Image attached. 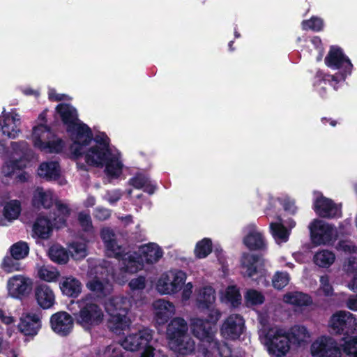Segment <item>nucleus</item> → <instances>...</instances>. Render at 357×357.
<instances>
[{"mask_svg": "<svg viewBox=\"0 0 357 357\" xmlns=\"http://www.w3.org/2000/svg\"><path fill=\"white\" fill-rule=\"evenodd\" d=\"M139 254L144 263L153 264L159 261L163 252L157 244L149 243L139 248Z\"/></svg>", "mask_w": 357, "mask_h": 357, "instance_id": "obj_29", "label": "nucleus"}, {"mask_svg": "<svg viewBox=\"0 0 357 357\" xmlns=\"http://www.w3.org/2000/svg\"><path fill=\"white\" fill-rule=\"evenodd\" d=\"M109 318L107 322L108 329L116 335L124 334L131 324L128 314H116L108 313Z\"/></svg>", "mask_w": 357, "mask_h": 357, "instance_id": "obj_27", "label": "nucleus"}, {"mask_svg": "<svg viewBox=\"0 0 357 357\" xmlns=\"http://www.w3.org/2000/svg\"><path fill=\"white\" fill-rule=\"evenodd\" d=\"M282 206L285 211L289 212L292 215L296 213L297 208L294 201H291L289 199H286L283 201Z\"/></svg>", "mask_w": 357, "mask_h": 357, "instance_id": "obj_64", "label": "nucleus"}, {"mask_svg": "<svg viewBox=\"0 0 357 357\" xmlns=\"http://www.w3.org/2000/svg\"><path fill=\"white\" fill-rule=\"evenodd\" d=\"M121 193L119 190L107 191L106 194L107 200L111 204H116L121 198Z\"/></svg>", "mask_w": 357, "mask_h": 357, "instance_id": "obj_63", "label": "nucleus"}, {"mask_svg": "<svg viewBox=\"0 0 357 357\" xmlns=\"http://www.w3.org/2000/svg\"><path fill=\"white\" fill-rule=\"evenodd\" d=\"M335 256L331 251L324 250L317 252L313 257L314 263L322 268L331 266L335 261Z\"/></svg>", "mask_w": 357, "mask_h": 357, "instance_id": "obj_41", "label": "nucleus"}, {"mask_svg": "<svg viewBox=\"0 0 357 357\" xmlns=\"http://www.w3.org/2000/svg\"><path fill=\"white\" fill-rule=\"evenodd\" d=\"M324 61L328 67L334 70H340L338 73H345L346 77L351 73L353 65L339 47L331 46Z\"/></svg>", "mask_w": 357, "mask_h": 357, "instance_id": "obj_10", "label": "nucleus"}, {"mask_svg": "<svg viewBox=\"0 0 357 357\" xmlns=\"http://www.w3.org/2000/svg\"><path fill=\"white\" fill-rule=\"evenodd\" d=\"M330 332L336 335L351 337L356 331V319L349 312L339 311L333 314L329 321Z\"/></svg>", "mask_w": 357, "mask_h": 357, "instance_id": "obj_8", "label": "nucleus"}, {"mask_svg": "<svg viewBox=\"0 0 357 357\" xmlns=\"http://www.w3.org/2000/svg\"><path fill=\"white\" fill-rule=\"evenodd\" d=\"M50 325L56 333L66 336L73 328V319L68 312L61 311L51 316Z\"/></svg>", "mask_w": 357, "mask_h": 357, "instance_id": "obj_18", "label": "nucleus"}, {"mask_svg": "<svg viewBox=\"0 0 357 357\" xmlns=\"http://www.w3.org/2000/svg\"><path fill=\"white\" fill-rule=\"evenodd\" d=\"M34 298L43 310L51 308L56 303L52 289L46 284H40L34 288Z\"/></svg>", "mask_w": 357, "mask_h": 357, "instance_id": "obj_21", "label": "nucleus"}, {"mask_svg": "<svg viewBox=\"0 0 357 357\" xmlns=\"http://www.w3.org/2000/svg\"><path fill=\"white\" fill-rule=\"evenodd\" d=\"M1 267L4 271L11 273L13 271H20V264L18 262V260L14 259L12 255L6 256L2 261Z\"/></svg>", "mask_w": 357, "mask_h": 357, "instance_id": "obj_54", "label": "nucleus"}, {"mask_svg": "<svg viewBox=\"0 0 357 357\" xmlns=\"http://www.w3.org/2000/svg\"><path fill=\"white\" fill-rule=\"evenodd\" d=\"M53 230L51 220L44 216L38 215L33 225V232L38 238L47 239Z\"/></svg>", "mask_w": 357, "mask_h": 357, "instance_id": "obj_30", "label": "nucleus"}, {"mask_svg": "<svg viewBox=\"0 0 357 357\" xmlns=\"http://www.w3.org/2000/svg\"><path fill=\"white\" fill-rule=\"evenodd\" d=\"M320 282L322 286V289L325 296H331L333 294V287L329 282V278L328 275H323L320 278Z\"/></svg>", "mask_w": 357, "mask_h": 357, "instance_id": "obj_60", "label": "nucleus"}, {"mask_svg": "<svg viewBox=\"0 0 357 357\" xmlns=\"http://www.w3.org/2000/svg\"><path fill=\"white\" fill-rule=\"evenodd\" d=\"M54 136L50 127L47 125L40 123L33 127L32 140L34 147L49 153H61L64 148V142L61 138L50 140Z\"/></svg>", "mask_w": 357, "mask_h": 357, "instance_id": "obj_3", "label": "nucleus"}, {"mask_svg": "<svg viewBox=\"0 0 357 357\" xmlns=\"http://www.w3.org/2000/svg\"><path fill=\"white\" fill-rule=\"evenodd\" d=\"M313 357H341V350L332 337L321 336L311 345Z\"/></svg>", "mask_w": 357, "mask_h": 357, "instance_id": "obj_12", "label": "nucleus"}, {"mask_svg": "<svg viewBox=\"0 0 357 357\" xmlns=\"http://www.w3.org/2000/svg\"><path fill=\"white\" fill-rule=\"evenodd\" d=\"M284 301L287 303L298 307H307L312 303V298L310 295L297 291L286 294Z\"/></svg>", "mask_w": 357, "mask_h": 357, "instance_id": "obj_32", "label": "nucleus"}, {"mask_svg": "<svg viewBox=\"0 0 357 357\" xmlns=\"http://www.w3.org/2000/svg\"><path fill=\"white\" fill-rule=\"evenodd\" d=\"M245 330V319L238 314L227 317L220 327L221 335L227 340H236Z\"/></svg>", "mask_w": 357, "mask_h": 357, "instance_id": "obj_11", "label": "nucleus"}, {"mask_svg": "<svg viewBox=\"0 0 357 357\" xmlns=\"http://www.w3.org/2000/svg\"><path fill=\"white\" fill-rule=\"evenodd\" d=\"M243 243L250 250H263L266 247L264 236L259 232H250L244 237Z\"/></svg>", "mask_w": 357, "mask_h": 357, "instance_id": "obj_36", "label": "nucleus"}, {"mask_svg": "<svg viewBox=\"0 0 357 357\" xmlns=\"http://www.w3.org/2000/svg\"><path fill=\"white\" fill-rule=\"evenodd\" d=\"M79 310L73 314L76 323L84 328L90 329L97 326L103 319V312L100 307L89 300L77 301Z\"/></svg>", "mask_w": 357, "mask_h": 357, "instance_id": "obj_4", "label": "nucleus"}, {"mask_svg": "<svg viewBox=\"0 0 357 357\" xmlns=\"http://www.w3.org/2000/svg\"><path fill=\"white\" fill-rule=\"evenodd\" d=\"M337 249L345 252L351 253L355 251V246L349 241L340 240L337 244Z\"/></svg>", "mask_w": 357, "mask_h": 357, "instance_id": "obj_61", "label": "nucleus"}, {"mask_svg": "<svg viewBox=\"0 0 357 357\" xmlns=\"http://www.w3.org/2000/svg\"><path fill=\"white\" fill-rule=\"evenodd\" d=\"M48 256L54 263L66 264L69 260L68 250L59 245H53L48 250Z\"/></svg>", "mask_w": 357, "mask_h": 357, "instance_id": "obj_37", "label": "nucleus"}, {"mask_svg": "<svg viewBox=\"0 0 357 357\" xmlns=\"http://www.w3.org/2000/svg\"><path fill=\"white\" fill-rule=\"evenodd\" d=\"M32 205L38 208L40 207L50 208L53 205L52 195L44 192L42 188H38L33 196Z\"/></svg>", "mask_w": 357, "mask_h": 357, "instance_id": "obj_35", "label": "nucleus"}, {"mask_svg": "<svg viewBox=\"0 0 357 357\" xmlns=\"http://www.w3.org/2000/svg\"><path fill=\"white\" fill-rule=\"evenodd\" d=\"M149 178L142 174H137L129 179V184L136 189H142Z\"/></svg>", "mask_w": 357, "mask_h": 357, "instance_id": "obj_57", "label": "nucleus"}, {"mask_svg": "<svg viewBox=\"0 0 357 357\" xmlns=\"http://www.w3.org/2000/svg\"><path fill=\"white\" fill-rule=\"evenodd\" d=\"M213 250L212 241L209 238H204L199 241L194 250V253L197 259H204L208 257Z\"/></svg>", "mask_w": 357, "mask_h": 357, "instance_id": "obj_42", "label": "nucleus"}, {"mask_svg": "<svg viewBox=\"0 0 357 357\" xmlns=\"http://www.w3.org/2000/svg\"><path fill=\"white\" fill-rule=\"evenodd\" d=\"M188 325L183 318L176 317L167 327V337L170 349L181 356H187L195 351V342L188 334Z\"/></svg>", "mask_w": 357, "mask_h": 357, "instance_id": "obj_1", "label": "nucleus"}, {"mask_svg": "<svg viewBox=\"0 0 357 357\" xmlns=\"http://www.w3.org/2000/svg\"><path fill=\"white\" fill-rule=\"evenodd\" d=\"M153 305L155 309L154 318L158 325L167 323L175 310L173 303L164 299L155 301Z\"/></svg>", "mask_w": 357, "mask_h": 357, "instance_id": "obj_23", "label": "nucleus"}, {"mask_svg": "<svg viewBox=\"0 0 357 357\" xmlns=\"http://www.w3.org/2000/svg\"><path fill=\"white\" fill-rule=\"evenodd\" d=\"M324 22L317 17L312 16L310 19L302 22V28L303 30H312L315 32L323 29Z\"/></svg>", "mask_w": 357, "mask_h": 357, "instance_id": "obj_52", "label": "nucleus"}, {"mask_svg": "<svg viewBox=\"0 0 357 357\" xmlns=\"http://www.w3.org/2000/svg\"><path fill=\"white\" fill-rule=\"evenodd\" d=\"M289 279L287 272L277 271L272 279L273 287L276 289L281 290L288 284Z\"/></svg>", "mask_w": 357, "mask_h": 357, "instance_id": "obj_51", "label": "nucleus"}, {"mask_svg": "<svg viewBox=\"0 0 357 357\" xmlns=\"http://www.w3.org/2000/svg\"><path fill=\"white\" fill-rule=\"evenodd\" d=\"M226 298L232 305L238 306L241 302V295L239 290L234 286L229 287L226 291Z\"/></svg>", "mask_w": 357, "mask_h": 357, "instance_id": "obj_56", "label": "nucleus"}, {"mask_svg": "<svg viewBox=\"0 0 357 357\" xmlns=\"http://www.w3.org/2000/svg\"><path fill=\"white\" fill-rule=\"evenodd\" d=\"M242 275L245 278L254 279L255 276H262L261 256L250 252H244L241 258Z\"/></svg>", "mask_w": 357, "mask_h": 357, "instance_id": "obj_14", "label": "nucleus"}, {"mask_svg": "<svg viewBox=\"0 0 357 357\" xmlns=\"http://www.w3.org/2000/svg\"><path fill=\"white\" fill-rule=\"evenodd\" d=\"M56 208L59 215L54 219V226L59 229L66 225V219L70 214V209L67 204L61 202L56 203Z\"/></svg>", "mask_w": 357, "mask_h": 357, "instance_id": "obj_44", "label": "nucleus"}, {"mask_svg": "<svg viewBox=\"0 0 357 357\" xmlns=\"http://www.w3.org/2000/svg\"><path fill=\"white\" fill-rule=\"evenodd\" d=\"M111 215L110 211L104 208H97L95 210L94 216L99 220H105Z\"/></svg>", "mask_w": 357, "mask_h": 357, "instance_id": "obj_62", "label": "nucleus"}, {"mask_svg": "<svg viewBox=\"0 0 357 357\" xmlns=\"http://www.w3.org/2000/svg\"><path fill=\"white\" fill-rule=\"evenodd\" d=\"M312 242L317 245L333 242V227L320 220H314L310 226Z\"/></svg>", "mask_w": 357, "mask_h": 357, "instance_id": "obj_13", "label": "nucleus"}, {"mask_svg": "<svg viewBox=\"0 0 357 357\" xmlns=\"http://www.w3.org/2000/svg\"><path fill=\"white\" fill-rule=\"evenodd\" d=\"M215 301V290L211 287L203 288L197 298L199 308L211 307Z\"/></svg>", "mask_w": 357, "mask_h": 357, "instance_id": "obj_39", "label": "nucleus"}, {"mask_svg": "<svg viewBox=\"0 0 357 357\" xmlns=\"http://www.w3.org/2000/svg\"><path fill=\"white\" fill-rule=\"evenodd\" d=\"M172 284L173 282L168 273L162 274L158 281L157 289L162 294H175L176 291L173 289Z\"/></svg>", "mask_w": 357, "mask_h": 357, "instance_id": "obj_48", "label": "nucleus"}, {"mask_svg": "<svg viewBox=\"0 0 357 357\" xmlns=\"http://www.w3.org/2000/svg\"><path fill=\"white\" fill-rule=\"evenodd\" d=\"M202 318H192L190 328L193 335L206 344L211 352H218L221 356V344L215 338L217 328Z\"/></svg>", "mask_w": 357, "mask_h": 357, "instance_id": "obj_2", "label": "nucleus"}, {"mask_svg": "<svg viewBox=\"0 0 357 357\" xmlns=\"http://www.w3.org/2000/svg\"><path fill=\"white\" fill-rule=\"evenodd\" d=\"M94 142L95 146H98L107 149H110V139L108 136L105 132H100L97 134L95 137L93 136V140Z\"/></svg>", "mask_w": 357, "mask_h": 357, "instance_id": "obj_58", "label": "nucleus"}, {"mask_svg": "<svg viewBox=\"0 0 357 357\" xmlns=\"http://www.w3.org/2000/svg\"><path fill=\"white\" fill-rule=\"evenodd\" d=\"M11 148L14 154L19 155V158L10 160L3 166L2 173L7 177H11L17 170L21 171L26 167L31 152L28 143L24 141L11 142Z\"/></svg>", "mask_w": 357, "mask_h": 357, "instance_id": "obj_7", "label": "nucleus"}, {"mask_svg": "<svg viewBox=\"0 0 357 357\" xmlns=\"http://www.w3.org/2000/svg\"><path fill=\"white\" fill-rule=\"evenodd\" d=\"M84 159L86 163L91 167H103L104 163L112 155L111 149L92 145L84 149Z\"/></svg>", "mask_w": 357, "mask_h": 357, "instance_id": "obj_16", "label": "nucleus"}, {"mask_svg": "<svg viewBox=\"0 0 357 357\" xmlns=\"http://www.w3.org/2000/svg\"><path fill=\"white\" fill-rule=\"evenodd\" d=\"M132 307V303L126 296H112L105 304V310L107 313L116 314H128Z\"/></svg>", "mask_w": 357, "mask_h": 357, "instance_id": "obj_24", "label": "nucleus"}, {"mask_svg": "<svg viewBox=\"0 0 357 357\" xmlns=\"http://www.w3.org/2000/svg\"><path fill=\"white\" fill-rule=\"evenodd\" d=\"M316 213L324 218H333L338 216V208L333 200L324 196L317 197L313 204Z\"/></svg>", "mask_w": 357, "mask_h": 357, "instance_id": "obj_22", "label": "nucleus"}, {"mask_svg": "<svg viewBox=\"0 0 357 357\" xmlns=\"http://www.w3.org/2000/svg\"><path fill=\"white\" fill-rule=\"evenodd\" d=\"M115 258L121 261V271L124 273H135L144 267V262L139 253L126 252L123 248L121 249V256Z\"/></svg>", "mask_w": 357, "mask_h": 357, "instance_id": "obj_17", "label": "nucleus"}, {"mask_svg": "<svg viewBox=\"0 0 357 357\" xmlns=\"http://www.w3.org/2000/svg\"><path fill=\"white\" fill-rule=\"evenodd\" d=\"M122 166L121 161L112 153L104 163L107 175L112 178H117L120 175Z\"/></svg>", "mask_w": 357, "mask_h": 357, "instance_id": "obj_40", "label": "nucleus"}, {"mask_svg": "<svg viewBox=\"0 0 357 357\" xmlns=\"http://www.w3.org/2000/svg\"><path fill=\"white\" fill-rule=\"evenodd\" d=\"M342 346L343 351L351 357H357V336L344 337Z\"/></svg>", "mask_w": 357, "mask_h": 357, "instance_id": "obj_49", "label": "nucleus"}, {"mask_svg": "<svg viewBox=\"0 0 357 357\" xmlns=\"http://www.w3.org/2000/svg\"><path fill=\"white\" fill-rule=\"evenodd\" d=\"M8 290L13 298L28 296L32 290L31 279L22 275H16L8 280Z\"/></svg>", "mask_w": 357, "mask_h": 357, "instance_id": "obj_15", "label": "nucleus"}, {"mask_svg": "<svg viewBox=\"0 0 357 357\" xmlns=\"http://www.w3.org/2000/svg\"><path fill=\"white\" fill-rule=\"evenodd\" d=\"M10 252L14 259L20 260L29 255V248L26 242L19 241L11 245Z\"/></svg>", "mask_w": 357, "mask_h": 357, "instance_id": "obj_47", "label": "nucleus"}, {"mask_svg": "<svg viewBox=\"0 0 357 357\" xmlns=\"http://www.w3.org/2000/svg\"><path fill=\"white\" fill-rule=\"evenodd\" d=\"M100 235L109 253L108 256L114 257L121 256V249L123 247L118 245L114 230L109 227H104L100 230Z\"/></svg>", "mask_w": 357, "mask_h": 357, "instance_id": "obj_25", "label": "nucleus"}, {"mask_svg": "<svg viewBox=\"0 0 357 357\" xmlns=\"http://www.w3.org/2000/svg\"><path fill=\"white\" fill-rule=\"evenodd\" d=\"M86 286L98 298H106L113 290L112 284L107 279L100 280L98 276H95L86 282Z\"/></svg>", "mask_w": 357, "mask_h": 357, "instance_id": "obj_26", "label": "nucleus"}, {"mask_svg": "<svg viewBox=\"0 0 357 357\" xmlns=\"http://www.w3.org/2000/svg\"><path fill=\"white\" fill-rule=\"evenodd\" d=\"M128 286L132 291L142 290L146 286L145 278L143 276H139L137 278L132 279L128 283Z\"/></svg>", "mask_w": 357, "mask_h": 357, "instance_id": "obj_59", "label": "nucleus"}, {"mask_svg": "<svg viewBox=\"0 0 357 357\" xmlns=\"http://www.w3.org/2000/svg\"><path fill=\"white\" fill-rule=\"evenodd\" d=\"M62 294L68 297L77 298L82 291L81 282L73 276L63 277L59 282Z\"/></svg>", "mask_w": 357, "mask_h": 357, "instance_id": "obj_28", "label": "nucleus"}, {"mask_svg": "<svg viewBox=\"0 0 357 357\" xmlns=\"http://www.w3.org/2000/svg\"><path fill=\"white\" fill-rule=\"evenodd\" d=\"M38 174L47 180H56L60 176V165L56 161L43 162L38 168Z\"/></svg>", "mask_w": 357, "mask_h": 357, "instance_id": "obj_33", "label": "nucleus"}, {"mask_svg": "<svg viewBox=\"0 0 357 357\" xmlns=\"http://www.w3.org/2000/svg\"><path fill=\"white\" fill-rule=\"evenodd\" d=\"M56 112L59 114L61 121L68 130L74 128L81 121L78 118L77 109L68 103H60L56 107Z\"/></svg>", "mask_w": 357, "mask_h": 357, "instance_id": "obj_20", "label": "nucleus"}, {"mask_svg": "<svg viewBox=\"0 0 357 357\" xmlns=\"http://www.w3.org/2000/svg\"><path fill=\"white\" fill-rule=\"evenodd\" d=\"M247 306H256L261 305L265 301L264 296L256 289H248L244 295Z\"/></svg>", "mask_w": 357, "mask_h": 357, "instance_id": "obj_46", "label": "nucleus"}, {"mask_svg": "<svg viewBox=\"0 0 357 357\" xmlns=\"http://www.w3.org/2000/svg\"><path fill=\"white\" fill-rule=\"evenodd\" d=\"M20 202L15 199L11 200L6 204L3 207V216L8 220L17 219L21 212Z\"/></svg>", "mask_w": 357, "mask_h": 357, "instance_id": "obj_43", "label": "nucleus"}, {"mask_svg": "<svg viewBox=\"0 0 357 357\" xmlns=\"http://www.w3.org/2000/svg\"><path fill=\"white\" fill-rule=\"evenodd\" d=\"M153 331L148 328L139 330L137 333L129 334L122 342V346L131 351L150 349L154 352V348L150 344L153 339Z\"/></svg>", "mask_w": 357, "mask_h": 357, "instance_id": "obj_9", "label": "nucleus"}, {"mask_svg": "<svg viewBox=\"0 0 357 357\" xmlns=\"http://www.w3.org/2000/svg\"><path fill=\"white\" fill-rule=\"evenodd\" d=\"M168 275L171 278V281L173 282V284H172L173 289L176 291V293L178 292L185 284L186 280L185 273L179 270L175 272L171 271L168 273Z\"/></svg>", "mask_w": 357, "mask_h": 357, "instance_id": "obj_50", "label": "nucleus"}, {"mask_svg": "<svg viewBox=\"0 0 357 357\" xmlns=\"http://www.w3.org/2000/svg\"><path fill=\"white\" fill-rule=\"evenodd\" d=\"M18 330L26 337L33 338L41 328L39 316L34 313L23 314L17 325Z\"/></svg>", "mask_w": 357, "mask_h": 357, "instance_id": "obj_19", "label": "nucleus"}, {"mask_svg": "<svg viewBox=\"0 0 357 357\" xmlns=\"http://www.w3.org/2000/svg\"><path fill=\"white\" fill-rule=\"evenodd\" d=\"M200 309L203 311L205 310L204 314L206 315V317L204 319L205 321L211 324V325L216 328L217 322L221 316V312L220 310L215 308L213 305L211 307H208V308Z\"/></svg>", "mask_w": 357, "mask_h": 357, "instance_id": "obj_53", "label": "nucleus"}, {"mask_svg": "<svg viewBox=\"0 0 357 357\" xmlns=\"http://www.w3.org/2000/svg\"><path fill=\"white\" fill-rule=\"evenodd\" d=\"M345 73H335V75L326 74L321 70H318L315 75V84L321 85L322 83L325 85L328 84L337 91L338 84L340 81H344L346 79Z\"/></svg>", "mask_w": 357, "mask_h": 357, "instance_id": "obj_31", "label": "nucleus"}, {"mask_svg": "<svg viewBox=\"0 0 357 357\" xmlns=\"http://www.w3.org/2000/svg\"><path fill=\"white\" fill-rule=\"evenodd\" d=\"M271 233L277 243H286L289 240L290 230L281 222L270 224Z\"/></svg>", "mask_w": 357, "mask_h": 357, "instance_id": "obj_38", "label": "nucleus"}, {"mask_svg": "<svg viewBox=\"0 0 357 357\" xmlns=\"http://www.w3.org/2000/svg\"><path fill=\"white\" fill-rule=\"evenodd\" d=\"M37 274L40 280L48 282L56 281L60 276V273L56 268L45 265L38 268Z\"/></svg>", "mask_w": 357, "mask_h": 357, "instance_id": "obj_45", "label": "nucleus"}, {"mask_svg": "<svg viewBox=\"0 0 357 357\" xmlns=\"http://www.w3.org/2000/svg\"><path fill=\"white\" fill-rule=\"evenodd\" d=\"M78 222L84 231L89 232L93 231L92 220L89 213L85 211L79 212L78 213Z\"/></svg>", "mask_w": 357, "mask_h": 357, "instance_id": "obj_55", "label": "nucleus"}, {"mask_svg": "<svg viewBox=\"0 0 357 357\" xmlns=\"http://www.w3.org/2000/svg\"><path fill=\"white\" fill-rule=\"evenodd\" d=\"M0 130L4 135L12 139L16 138L19 132H20V130L17 125L16 119L9 116L0 118Z\"/></svg>", "mask_w": 357, "mask_h": 357, "instance_id": "obj_34", "label": "nucleus"}, {"mask_svg": "<svg viewBox=\"0 0 357 357\" xmlns=\"http://www.w3.org/2000/svg\"><path fill=\"white\" fill-rule=\"evenodd\" d=\"M66 132L73 142L70 150L73 158L79 159L83 156L84 149L91 144L93 139L92 130L87 124L80 121Z\"/></svg>", "mask_w": 357, "mask_h": 357, "instance_id": "obj_6", "label": "nucleus"}, {"mask_svg": "<svg viewBox=\"0 0 357 357\" xmlns=\"http://www.w3.org/2000/svg\"><path fill=\"white\" fill-rule=\"evenodd\" d=\"M264 344L270 354L282 357L290 349L291 334L281 328H271L265 334Z\"/></svg>", "mask_w": 357, "mask_h": 357, "instance_id": "obj_5", "label": "nucleus"}]
</instances>
